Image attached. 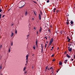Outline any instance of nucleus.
I'll list each match as a JSON object with an SVG mask.
<instances>
[{
  "instance_id": "nucleus-1",
  "label": "nucleus",
  "mask_w": 75,
  "mask_h": 75,
  "mask_svg": "<svg viewBox=\"0 0 75 75\" xmlns=\"http://www.w3.org/2000/svg\"><path fill=\"white\" fill-rule=\"evenodd\" d=\"M38 18L39 19V20H41V18H42L40 14H39Z\"/></svg>"
},
{
  "instance_id": "nucleus-2",
  "label": "nucleus",
  "mask_w": 75,
  "mask_h": 75,
  "mask_svg": "<svg viewBox=\"0 0 75 75\" xmlns=\"http://www.w3.org/2000/svg\"><path fill=\"white\" fill-rule=\"evenodd\" d=\"M72 48H70V49H68V51L71 52L72 51Z\"/></svg>"
},
{
  "instance_id": "nucleus-3",
  "label": "nucleus",
  "mask_w": 75,
  "mask_h": 75,
  "mask_svg": "<svg viewBox=\"0 0 75 75\" xmlns=\"http://www.w3.org/2000/svg\"><path fill=\"white\" fill-rule=\"evenodd\" d=\"M67 61H68V60L67 59H66V60H64V63L65 64H66V63L67 62Z\"/></svg>"
},
{
  "instance_id": "nucleus-4",
  "label": "nucleus",
  "mask_w": 75,
  "mask_h": 75,
  "mask_svg": "<svg viewBox=\"0 0 75 75\" xmlns=\"http://www.w3.org/2000/svg\"><path fill=\"white\" fill-rule=\"evenodd\" d=\"M66 57L68 58H70V56H69L68 54H66Z\"/></svg>"
},
{
  "instance_id": "nucleus-5",
  "label": "nucleus",
  "mask_w": 75,
  "mask_h": 75,
  "mask_svg": "<svg viewBox=\"0 0 75 75\" xmlns=\"http://www.w3.org/2000/svg\"><path fill=\"white\" fill-rule=\"evenodd\" d=\"M13 35H14V33L12 32V34L11 35V38H12L13 36Z\"/></svg>"
},
{
  "instance_id": "nucleus-6",
  "label": "nucleus",
  "mask_w": 75,
  "mask_h": 75,
  "mask_svg": "<svg viewBox=\"0 0 75 75\" xmlns=\"http://www.w3.org/2000/svg\"><path fill=\"white\" fill-rule=\"evenodd\" d=\"M62 63L61 62H59V65H60L61 66V65H62Z\"/></svg>"
},
{
  "instance_id": "nucleus-7",
  "label": "nucleus",
  "mask_w": 75,
  "mask_h": 75,
  "mask_svg": "<svg viewBox=\"0 0 75 75\" xmlns=\"http://www.w3.org/2000/svg\"><path fill=\"white\" fill-rule=\"evenodd\" d=\"M53 38H52L51 39L50 42L52 43L53 42Z\"/></svg>"
},
{
  "instance_id": "nucleus-8",
  "label": "nucleus",
  "mask_w": 75,
  "mask_h": 75,
  "mask_svg": "<svg viewBox=\"0 0 75 75\" xmlns=\"http://www.w3.org/2000/svg\"><path fill=\"white\" fill-rule=\"evenodd\" d=\"M27 16V12L26 11L25 14V16Z\"/></svg>"
},
{
  "instance_id": "nucleus-9",
  "label": "nucleus",
  "mask_w": 75,
  "mask_h": 75,
  "mask_svg": "<svg viewBox=\"0 0 75 75\" xmlns=\"http://www.w3.org/2000/svg\"><path fill=\"white\" fill-rule=\"evenodd\" d=\"M38 40L37 39H36V45L38 44Z\"/></svg>"
},
{
  "instance_id": "nucleus-10",
  "label": "nucleus",
  "mask_w": 75,
  "mask_h": 75,
  "mask_svg": "<svg viewBox=\"0 0 75 75\" xmlns=\"http://www.w3.org/2000/svg\"><path fill=\"white\" fill-rule=\"evenodd\" d=\"M42 45V44L41 45L42 50H43V45Z\"/></svg>"
},
{
  "instance_id": "nucleus-11",
  "label": "nucleus",
  "mask_w": 75,
  "mask_h": 75,
  "mask_svg": "<svg viewBox=\"0 0 75 75\" xmlns=\"http://www.w3.org/2000/svg\"><path fill=\"white\" fill-rule=\"evenodd\" d=\"M48 68V66H47L46 67H45V71H47Z\"/></svg>"
},
{
  "instance_id": "nucleus-12",
  "label": "nucleus",
  "mask_w": 75,
  "mask_h": 75,
  "mask_svg": "<svg viewBox=\"0 0 75 75\" xmlns=\"http://www.w3.org/2000/svg\"><path fill=\"white\" fill-rule=\"evenodd\" d=\"M70 23L71 25H73L74 24V22L73 21H71L70 22Z\"/></svg>"
},
{
  "instance_id": "nucleus-13",
  "label": "nucleus",
  "mask_w": 75,
  "mask_h": 75,
  "mask_svg": "<svg viewBox=\"0 0 75 75\" xmlns=\"http://www.w3.org/2000/svg\"><path fill=\"white\" fill-rule=\"evenodd\" d=\"M26 67H25L23 69V71H24L26 69Z\"/></svg>"
},
{
  "instance_id": "nucleus-14",
  "label": "nucleus",
  "mask_w": 75,
  "mask_h": 75,
  "mask_svg": "<svg viewBox=\"0 0 75 75\" xmlns=\"http://www.w3.org/2000/svg\"><path fill=\"white\" fill-rule=\"evenodd\" d=\"M42 28L41 27H40V29L39 30V31H40V32H41L42 31Z\"/></svg>"
},
{
  "instance_id": "nucleus-15",
  "label": "nucleus",
  "mask_w": 75,
  "mask_h": 75,
  "mask_svg": "<svg viewBox=\"0 0 75 75\" xmlns=\"http://www.w3.org/2000/svg\"><path fill=\"white\" fill-rule=\"evenodd\" d=\"M68 42H70L71 40V39L68 38Z\"/></svg>"
},
{
  "instance_id": "nucleus-16",
  "label": "nucleus",
  "mask_w": 75,
  "mask_h": 75,
  "mask_svg": "<svg viewBox=\"0 0 75 75\" xmlns=\"http://www.w3.org/2000/svg\"><path fill=\"white\" fill-rule=\"evenodd\" d=\"M13 41H12V42H11V46H13Z\"/></svg>"
},
{
  "instance_id": "nucleus-17",
  "label": "nucleus",
  "mask_w": 75,
  "mask_h": 75,
  "mask_svg": "<svg viewBox=\"0 0 75 75\" xmlns=\"http://www.w3.org/2000/svg\"><path fill=\"white\" fill-rule=\"evenodd\" d=\"M25 6V4H24V5H23V6H21V7H19V8H22L23 7V6Z\"/></svg>"
},
{
  "instance_id": "nucleus-18",
  "label": "nucleus",
  "mask_w": 75,
  "mask_h": 75,
  "mask_svg": "<svg viewBox=\"0 0 75 75\" xmlns=\"http://www.w3.org/2000/svg\"><path fill=\"white\" fill-rule=\"evenodd\" d=\"M28 56H29V55L28 54L26 56V58H28Z\"/></svg>"
},
{
  "instance_id": "nucleus-19",
  "label": "nucleus",
  "mask_w": 75,
  "mask_h": 75,
  "mask_svg": "<svg viewBox=\"0 0 75 75\" xmlns=\"http://www.w3.org/2000/svg\"><path fill=\"white\" fill-rule=\"evenodd\" d=\"M33 13H34L35 16H36V13H35V11H33Z\"/></svg>"
},
{
  "instance_id": "nucleus-20",
  "label": "nucleus",
  "mask_w": 75,
  "mask_h": 75,
  "mask_svg": "<svg viewBox=\"0 0 75 75\" xmlns=\"http://www.w3.org/2000/svg\"><path fill=\"white\" fill-rule=\"evenodd\" d=\"M11 52V48H9V52Z\"/></svg>"
},
{
  "instance_id": "nucleus-21",
  "label": "nucleus",
  "mask_w": 75,
  "mask_h": 75,
  "mask_svg": "<svg viewBox=\"0 0 75 75\" xmlns=\"http://www.w3.org/2000/svg\"><path fill=\"white\" fill-rule=\"evenodd\" d=\"M33 49L34 50H35L36 49L35 47V46H33Z\"/></svg>"
},
{
  "instance_id": "nucleus-22",
  "label": "nucleus",
  "mask_w": 75,
  "mask_h": 75,
  "mask_svg": "<svg viewBox=\"0 0 75 75\" xmlns=\"http://www.w3.org/2000/svg\"><path fill=\"white\" fill-rule=\"evenodd\" d=\"M50 2V0H48L47 1V3H49Z\"/></svg>"
},
{
  "instance_id": "nucleus-23",
  "label": "nucleus",
  "mask_w": 75,
  "mask_h": 75,
  "mask_svg": "<svg viewBox=\"0 0 75 75\" xmlns=\"http://www.w3.org/2000/svg\"><path fill=\"white\" fill-rule=\"evenodd\" d=\"M2 11V10L1 9V8L0 9V13H1Z\"/></svg>"
},
{
  "instance_id": "nucleus-24",
  "label": "nucleus",
  "mask_w": 75,
  "mask_h": 75,
  "mask_svg": "<svg viewBox=\"0 0 75 75\" xmlns=\"http://www.w3.org/2000/svg\"><path fill=\"white\" fill-rule=\"evenodd\" d=\"M1 14H0V21L1 18Z\"/></svg>"
},
{
  "instance_id": "nucleus-25",
  "label": "nucleus",
  "mask_w": 75,
  "mask_h": 75,
  "mask_svg": "<svg viewBox=\"0 0 75 75\" xmlns=\"http://www.w3.org/2000/svg\"><path fill=\"white\" fill-rule=\"evenodd\" d=\"M59 70H60L59 69H58L57 70V73H58V71H59Z\"/></svg>"
},
{
  "instance_id": "nucleus-26",
  "label": "nucleus",
  "mask_w": 75,
  "mask_h": 75,
  "mask_svg": "<svg viewBox=\"0 0 75 75\" xmlns=\"http://www.w3.org/2000/svg\"><path fill=\"white\" fill-rule=\"evenodd\" d=\"M17 30H16L15 31V34H17Z\"/></svg>"
},
{
  "instance_id": "nucleus-27",
  "label": "nucleus",
  "mask_w": 75,
  "mask_h": 75,
  "mask_svg": "<svg viewBox=\"0 0 75 75\" xmlns=\"http://www.w3.org/2000/svg\"><path fill=\"white\" fill-rule=\"evenodd\" d=\"M52 43V42H50L49 43V45H51Z\"/></svg>"
},
{
  "instance_id": "nucleus-28",
  "label": "nucleus",
  "mask_w": 75,
  "mask_h": 75,
  "mask_svg": "<svg viewBox=\"0 0 75 75\" xmlns=\"http://www.w3.org/2000/svg\"><path fill=\"white\" fill-rule=\"evenodd\" d=\"M54 55V54H52V56H51V57H53Z\"/></svg>"
},
{
  "instance_id": "nucleus-29",
  "label": "nucleus",
  "mask_w": 75,
  "mask_h": 75,
  "mask_svg": "<svg viewBox=\"0 0 75 75\" xmlns=\"http://www.w3.org/2000/svg\"><path fill=\"white\" fill-rule=\"evenodd\" d=\"M55 61V59H53L52 60V61L53 62H54V61Z\"/></svg>"
},
{
  "instance_id": "nucleus-30",
  "label": "nucleus",
  "mask_w": 75,
  "mask_h": 75,
  "mask_svg": "<svg viewBox=\"0 0 75 75\" xmlns=\"http://www.w3.org/2000/svg\"><path fill=\"white\" fill-rule=\"evenodd\" d=\"M27 71H24V73L25 74H26V73H27Z\"/></svg>"
},
{
  "instance_id": "nucleus-31",
  "label": "nucleus",
  "mask_w": 75,
  "mask_h": 75,
  "mask_svg": "<svg viewBox=\"0 0 75 75\" xmlns=\"http://www.w3.org/2000/svg\"><path fill=\"white\" fill-rule=\"evenodd\" d=\"M2 67L1 66V65L0 66V69H2Z\"/></svg>"
},
{
  "instance_id": "nucleus-32",
  "label": "nucleus",
  "mask_w": 75,
  "mask_h": 75,
  "mask_svg": "<svg viewBox=\"0 0 75 75\" xmlns=\"http://www.w3.org/2000/svg\"><path fill=\"white\" fill-rule=\"evenodd\" d=\"M66 23L67 25H68L69 24V23L68 22H67Z\"/></svg>"
},
{
  "instance_id": "nucleus-33",
  "label": "nucleus",
  "mask_w": 75,
  "mask_h": 75,
  "mask_svg": "<svg viewBox=\"0 0 75 75\" xmlns=\"http://www.w3.org/2000/svg\"><path fill=\"white\" fill-rule=\"evenodd\" d=\"M36 47H37V48H38V44H36Z\"/></svg>"
},
{
  "instance_id": "nucleus-34",
  "label": "nucleus",
  "mask_w": 75,
  "mask_h": 75,
  "mask_svg": "<svg viewBox=\"0 0 75 75\" xmlns=\"http://www.w3.org/2000/svg\"><path fill=\"white\" fill-rule=\"evenodd\" d=\"M28 63V60H26V63Z\"/></svg>"
},
{
  "instance_id": "nucleus-35",
  "label": "nucleus",
  "mask_w": 75,
  "mask_h": 75,
  "mask_svg": "<svg viewBox=\"0 0 75 75\" xmlns=\"http://www.w3.org/2000/svg\"><path fill=\"white\" fill-rule=\"evenodd\" d=\"M28 58H26V61H28Z\"/></svg>"
},
{
  "instance_id": "nucleus-36",
  "label": "nucleus",
  "mask_w": 75,
  "mask_h": 75,
  "mask_svg": "<svg viewBox=\"0 0 75 75\" xmlns=\"http://www.w3.org/2000/svg\"><path fill=\"white\" fill-rule=\"evenodd\" d=\"M40 14H41V15L42 16V12L41 11H40Z\"/></svg>"
},
{
  "instance_id": "nucleus-37",
  "label": "nucleus",
  "mask_w": 75,
  "mask_h": 75,
  "mask_svg": "<svg viewBox=\"0 0 75 75\" xmlns=\"http://www.w3.org/2000/svg\"><path fill=\"white\" fill-rule=\"evenodd\" d=\"M33 3H35L36 4V3L35 2V1H33Z\"/></svg>"
},
{
  "instance_id": "nucleus-38",
  "label": "nucleus",
  "mask_w": 75,
  "mask_h": 75,
  "mask_svg": "<svg viewBox=\"0 0 75 75\" xmlns=\"http://www.w3.org/2000/svg\"><path fill=\"white\" fill-rule=\"evenodd\" d=\"M33 29L36 30V28L35 27H34L33 28Z\"/></svg>"
},
{
  "instance_id": "nucleus-39",
  "label": "nucleus",
  "mask_w": 75,
  "mask_h": 75,
  "mask_svg": "<svg viewBox=\"0 0 75 75\" xmlns=\"http://www.w3.org/2000/svg\"><path fill=\"white\" fill-rule=\"evenodd\" d=\"M5 16V15H3V16H2V18H4V16Z\"/></svg>"
},
{
  "instance_id": "nucleus-40",
  "label": "nucleus",
  "mask_w": 75,
  "mask_h": 75,
  "mask_svg": "<svg viewBox=\"0 0 75 75\" xmlns=\"http://www.w3.org/2000/svg\"><path fill=\"white\" fill-rule=\"evenodd\" d=\"M2 47V45H1L0 46V48H1Z\"/></svg>"
},
{
  "instance_id": "nucleus-41",
  "label": "nucleus",
  "mask_w": 75,
  "mask_h": 75,
  "mask_svg": "<svg viewBox=\"0 0 75 75\" xmlns=\"http://www.w3.org/2000/svg\"><path fill=\"white\" fill-rule=\"evenodd\" d=\"M45 38H46V40H47V38L46 37H45Z\"/></svg>"
},
{
  "instance_id": "nucleus-42",
  "label": "nucleus",
  "mask_w": 75,
  "mask_h": 75,
  "mask_svg": "<svg viewBox=\"0 0 75 75\" xmlns=\"http://www.w3.org/2000/svg\"><path fill=\"white\" fill-rule=\"evenodd\" d=\"M29 35H27V38L28 37H29Z\"/></svg>"
},
{
  "instance_id": "nucleus-43",
  "label": "nucleus",
  "mask_w": 75,
  "mask_h": 75,
  "mask_svg": "<svg viewBox=\"0 0 75 75\" xmlns=\"http://www.w3.org/2000/svg\"><path fill=\"white\" fill-rule=\"evenodd\" d=\"M66 52H67L66 51H65V52L64 53V54H67V53H66Z\"/></svg>"
},
{
  "instance_id": "nucleus-44",
  "label": "nucleus",
  "mask_w": 75,
  "mask_h": 75,
  "mask_svg": "<svg viewBox=\"0 0 75 75\" xmlns=\"http://www.w3.org/2000/svg\"><path fill=\"white\" fill-rule=\"evenodd\" d=\"M52 69V67H51L50 68V69Z\"/></svg>"
},
{
  "instance_id": "nucleus-45",
  "label": "nucleus",
  "mask_w": 75,
  "mask_h": 75,
  "mask_svg": "<svg viewBox=\"0 0 75 75\" xmlns=\"http://www.w3.org/2000/svg\"><path fill=\"white\" fill-rule=\"evenodd\" d=\"M45 48H46L47 45H45Z\"/></svg>"
},
{
  "instance_id": "nucleus-46",
  "label": "nucleus",
  "mask_w": 75,
  "mask_h": 75,
  "mask_svg": "<svg viewBox=\"0 0 75 75\" xmlns=\"http://www.w3.org/2000/svg\"><path fill=\"white\" fill-rule=\"evenodd\" d=\"M56 10V8H54V10L55 11Z\"/></svg>"
},
{
  "instance_id": "nucleus-47",
  "label": "nucleus",
  "mask_w": 75,
  "mask_h": 75,
  "mask_svg": "<svg viewBox=\"0 0 75 75\" xmlns=\"http://www.w3.org/2000/svg\"><path fill=\"white\" fill-rule=\"evenodd\" d=\"M46 43H48V42L47 41L46 42Z\"/></svg>"
},
{
  "instance_id": "nucleus-48",
  "label": "nucleus",
  "mask_w": 75,
  "mask_h": 75,
  "mask_svg": "<svg viewBox=\"0 0 75 75\" xmlns=\"http://www.w3.org/2000/svg\"><path fill=\"white\" fill-rule=\"evenodd\" d=\"M48 31L49 32H51V31H50V30H48Z\"/></svg>"
},
{
  "instance_id": "nucleus-49",
  "label": "nucleus",
  "mask_w": 75,
  "mask_h": 75,
  "mask_svg": "<svg viewBox=\"0 0 75 75\" xmlns=\"http://www.w3.org/2000/svg\"><path fill=\"white\" fill-rule=\"evenodd\" d=\"M74 60V59H71V61H73Z\"/></svg>"
},
{
  "instance_id": "nucleus-50",
  "label": "nucleus",
  "mask_w": 75,
  "mask_h": 75,
  "mask_svg": "<svg viewBox=\"0 0 75 75\" xmlns=\"http://www.w3.org/2000/svg\"><path fill=\"white\" fill-rule=\"evenodd\" d=\"M52 49H53V48H54V47H52Z\"/></svg>"
},
{
  "instance_id": "nucleus-51",
  "label": "nucleus",
  "mask_w": 75,
  "mask_h": 75,
  "mask_svg": "<svg viewBox=\"0 0 75 75\" xmlns=\"http://www.w3.org/2000/svg\"><path fill=\"white\" fill-rule=\"evenodd\" d=\"M74 59L75 58V55H74Z\"/></svg>"
},
{
  "instance_id": "nucleus-52",
  "label": "nucleus",
  "mask_w": 75,
  "mask_h": 75,
  "mask_svg": "<svg viewBox=\"0 0 75 75\" xmlns=\"http://www.w3.org/2000/svg\"><path fill=\"white\" fill-rule=\"evenodd\" d=\"M60 33H61L62 34L63 33L62 32H61Z\"/></svg>"
},
{
  "instance_id": "nucleus-53",
  "label": "nucleus",
  "mask_w": 75,
  "mask_h": 75,
  "mask_svg": "<svg viewBox=\"0 0 75 75\" xmlns=\"http://www.w3.org/2000/svg\"><path fill=\"white\" fill-rule=\"evenodd\" d=\"M32 20H34V19L33 18H32Z\"/></svg>"
},
{
  "instance_id": "nucleus-54",
  "label": "nucleus",
  "mask_w": 75,
  "mask_h": 75,
  "mask_svg": "<svg viewBox=\"0 0 75 75\" xmlns=\"http://www.w3.org/2000/svg\"><path fill=\"white\" fill-rule=\"evenodd\" d=\"M27 64V63H26V64H25V65H26Z\"/></svg>"
},
{
  "instance_id": "nucleus-55",
  "label": "nucleus",
  "mask_w": 75,
  "mask_h": 75,
  "mask_svg": "<svg viewBox=\"0 0 75 75\" xmlns=\"http://www.w3.org/2000/svg\"><path fill=\"white\" fill-rule=\"evenodd\" d=\"M70 47H68V49H69Z\"/></svg>"
},
{
  "instance_id": "nucleus-56",
  "label": "nucleus",
  "mask_w": 75,
  "mask_h": 75,
  "mask_svg": "<svg viewBox=\"0 0 75 75\" xmlns=\"http://www.w3.org/2000/svg\"><path fill=\"white\" fill-rule=\"evenodd\" d=\"M37 34H38V31H37Z\"/></svg>"
},
{
  "instance_id": "nucleus-57",
  "label": "nucleus",
  "mask_w": 75,
  "mask_h": 75,
  "mask_svg": "<svg viewBox=\"0 0 75 75\" xmlns=\"http://www.w3.org/2000/svg\"><path fill=\"white\" fill-rule=\"evenodd\" d=\"M70 46H71V44H70L69 45Z\"/></svg>"
},
{
  "instance_id": "nucleus-58",
  "label": "nucleus",
  "mask_w": 75,
  "mask_h": 75,
  "mask_svg": "<svg viewBox=\"0 0 75 75\" xmlns=\"http://www.w3.org/2000/svg\"><path fill=\"white\" fill-rule=\"evenodd\" d=\"M59 49V47H58L57 50H58Z\"/></svg>"
},
{
  "instance_id": "nucleus-59",
  "label": "nucleus",
  "mask_w": 75,
  "mask_h": 75,
  "mask_svg": "<svg viewBox=\"0 0 75 75\" xmlns=\"http://www.w3.org/2000/svg\"><path fill=\"white\" fill-rule=\"evenodd\" d=\"M34 54H33L32 55V56H34Z\"/></svg>"
},
{
  "instance_id": "nucleus-60",
  "label": "nucleus",
  "mask_w": 75,
  "mask_h": 75,
  "mask_svg": "<svg viewBox=\"0 0 75 75\" xmlns=\"http://www.w3.org/2000/svg\"><path fill=\"white\" fill-rule=\"evenodd\" d=\"M53 12H55V10H54L53 11Z\"/></svg>"
},
{
  "instance_id": "nucleus-61",
  "label": "nucleus",
  "mask_w": 75,
  "mask_h": 75,
  "mask_svg": "<svg viewBox=\"0 0 75 75\" xmlns=\"http://www.w3.org/2000/svg\"><path fill=\"white\" fill-rule=\"evenodd\" d=\"M69 16V14H68L67 15V16Z\"/></svg>"
},
{
  "instance_id": "nucleus-62",
  "label": "nucleus",
  "mask_w": 75,
  "mask_h": 75,
  "mask_svg": "<svg viewBox=\"0 0 75 75\" xmlns=\"http://www.w3.org/2000/svg\"><path fill=\"white\" fill-rule=\"evenodd\" d=\"M45 45L47 46V44L46 43H45Z\"/></svg>"
},
{
  "instance_id": "nucleus-63",
  "label": "nucleus",
  "mask_w": 75,
  "mask_h": 75,
  "mask_svg": "<svg viewBox=\"0 0 75 75\" xmlns=\"http://www.w3.org/2000/svg\"><path fill=\"white\" fill-rule=\"evenodd\" d=\"M14 25V24H12V25Z\"/></svg>"
},
{
  "instance_id": "nucleus-64",
  "label": "nucleus",
  "mask_w": 75,
  "mask_h": 75,
  "mask_svg": "<svg viewBox=\"0 0 75 75\" xmlns=\"http://www.w3.org/2000/svg\"><path fill=\"white\" fill-rule=\"evenodd\" d=\"M52 50H53V49H50V50H51V51H52Z\"/></svg>"
}]
</instances>
